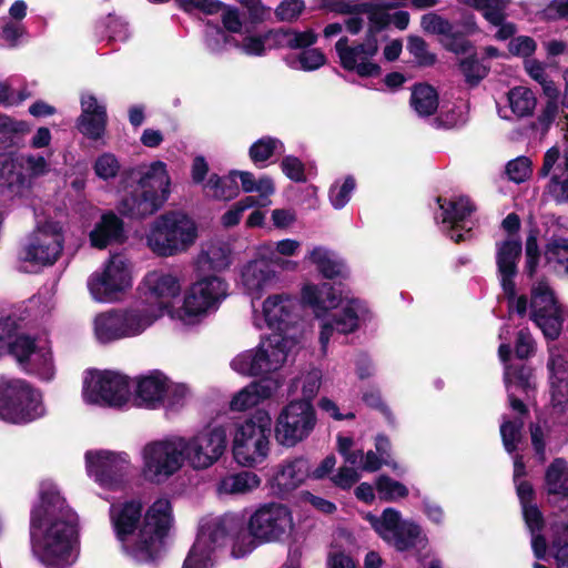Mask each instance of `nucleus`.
<instances>
[{
  "label": "nucleus",
  "instance_id": "1",
  "mask_svg": "<svg viewBox=\"0 0 568 568\" xmlns=\"http://www.w3.org/2000/svg\"><path fill=\"white\" fill-rule=\"evenodd\" d=\"M30 545L33 557L47 568H67L78 558V515L58 485L43 480L39 500L30 511Z\"/></svg>",
  "mask_w": 568,
  "mask_h": 568
},
{
  "label": "nucleus",
  "instance_id": "2",
  "mask_svg": "<svg viewBox=\"0 0 568 568\" xmlns=\"http://www.w3.org/2000/svg\"><path fill=\"white\" fill-rule=\"evenodd\" d=\"M252 307L254 326L260 329L268 327L275 333L261 339L257 347L235 356L231 367L242 375L260 376L280 369L296 345L300 303L291 294L278 293L268 295L262 302L261 311L254 305Z\"/></svg>",
  "mask_w": 568,
  "mask_h": 568
},
{
  "label": "nucleus",
  "instance_id": "3",
  "mask_svg": "<svg viewBox=\"0 0 568 568\" xmlns=\"http://www.w3.org/2000/svg\"><path fill=\"white\" fill-rule=\"evenodd\" d=\"M523 245L518 237H508L496 244V263L500 285L508 300L510 312L529 318L542 332L547 339L559 337L565 320V308L556 297L555 291L545 278L536 280L530 286V300L516 294L515 276Z\"/></svg>",
  "mask_w": 568,
  "mask_h": 568
},
{
  "label": "nucleus",
  "instance_id": "4",
  "mask_svg": "<svg viewBox=\"0 0 568 568\" xmlns=\"http://www.w3.org/2000/svg\"><path fill=\"white\" fill-rule=\"evenodd\" d=\"M142 509V504L134 499L112 503L110 520L124 555L135 562L149 564L158 558L173 521L172 506L168 498H159L143 519Z\"/></svg>",
  "mask_w": 568,
  "mask_h": 568
},
{
  "label": "nucleus",
  "instance_id": "5",
  "mask_svg": "<svg viewBox=\"0 0 568 568\" xmlns=\"http://www.w3.org/2000/svg\"><path fill=\"white\" fill-rule=\"evenodd\" d=\"M301 303L320 322L318 342L324 356L335 334H353L374 316L366 301L344 297L342 290L329 282L305 283L301 288Z\"/></svg>",
  "mask_w": 568,
  "mask_h": 568
},
{
  "label": "nucleus",
  "instance_id": "6",
  "mask_svg": "<svg viewBox=\"0 0 568 568\" xmlns=\"http://www.w3.org/2000/svg\"><path fill=\"white\" fill-rule=\"evenodd\" d=\"M227 542L232 544L231 555L236 559L248 556L256 548L246 530L243 516L226 513L221 516L203 517L196 540L183 562V568H213L215 551Z\"/></svg>",
  "mask_w": 568,
  "mask_h": 568
},
{
  "label": "nucleus",
  "instance_id": "7",
  "mask_svg": "<svg viewBox=\"0 0 568 568\" xmlns=\"http://www.w3.org/2000/svg\"><path fill=\"white\" fill-rule=\"evenodd\" d=\"M132 184L116 209L125 217L143 220L156 213L170 196L171 179L166 164L154 161L131 171Z\"/></svg>",
  "mask_w": 568,
  "mask_h": 568
},
{
  "label": "nucleus",
  "instance_id": "8",
  "mask_svg": "<svg viewBox=\"0 0 568 568\" xmlns=\"http://www.w3.org/2000/svg\"><path fill=\"white\" fill-rule=\"evenodd\" d=\"M361 10L368 18V29L364 40L349 43L346 37H342L336 42L335 50L345 70L355 71L359 77H374L381 72L374 58L378 52L379 43L387 39L389 17L373 2H363Z\"/></svg>",
  "mask_w": 568,
  "mask_h": 568
},
{
  "label": "nucleus",
  "instance_id": "9",
  "mask_svg": "<svg viewBox=\"0 0 568 568\" xmlns=\"http://www.w3.org/2000/svg\"><path fill=\"white\" fill-rule=\"evenodd\" d=\"M17 323L11 317H0V357L10 353L21 369L41 381L50 382L55 375L51 345L47 337L16 335Z\"/></svg>",
  "mask_w": 568,
  "mask_h": 568
},
{
  "label": "nucleus",
  "instance_id": "10",
  "mask_svg": "<svg viewBox=\"0 0 568 568\" xmlns=\"http://www.w3.org/2000/svg\"><path fill=\"white\" fill-rule=\"evenodd\" d=\"M227 291V283L220 276L199 278L183 292L176 310L171 311V320L187 328L201 325L220 308Z\"/></svg>",
  "mask_w": 568,
  "mask_h": 568
},
{
  "label": "nucleus",
  "instance_id": "11",
  "mask_svg": "<svg viewBox=\"0 0 568 568\" xmlns=\"http://www.w3.org/2000/svg\"><path fill=\"white\" fill-rule=\"evenodd\" d=\"M196 237L195 222L180 211L161 214L150 223L145 233L148 247L161 257H171L186 252Z\"/></svg>",
  "mask_w": 568,
  "mask_h": 568
},
{
  "label": "nucleus",
  "instance_id": "12",
  "mask_svg": "<svg viewBox=\"0 0 568 568\" xmlns=\"http://www.w3.org/2000/svg\"><path fill=\"white\" fill-rule=\"evenodd\" d=\"M271 427L272 418L264 409H257L235 423L232 453L236 464L255 467L266 460L270 454Z\"/></svg>",
  "mask_w": 568,
  "mask_h": 568
},
{
  "label": "nucleus",
  "instance_id": "13",
  "mask_svg": "<svg viewBox=\"0 0 568 568\" xmlns=\"http://www.w3.org/2000/svg\"><path fill=\"white\" fill-rule=\"evenodd\" d=\"M47 408L42 392L22 378L0 376V419L27 425L44 417Z\"/></svg>",
  "mask_w": 568,
  "mask_h": 568
},
{
  "label": "nucleus",
  "instance_id": "14",
  "mask_svg": "<svg viewBox=\"0 0 568 568\" xmlns=\"http://www.w3.org/2000/svg\"><path fill=\"white\" fill-rule=\"evenodd\" d=\"M180 434H168L148 442L141 449V471L145 480L164 484L186 464Z\"/></svg>",
  "mask_w": 568,
  "mask_h": 568
},
{
  "label": "nucleus",
  "instance_id": "15",
  "mask_svg": "<svg viewBox=\"0 0 568 568\" xmlns=\"http://www.w3.org/2000/svg\"><path fill=\"white\" fill-rule=\"evenodd\" d=\"M366 518L385 542L400 552L415 550L417 560L424 561L426 555L422 551L428 546V537L417 523L402 519L395 508H386L381 516L368 514Z\"/></svg>",
  "mask_w": 568,
  "mask_h": 568
},
{
  "label": "nucleus",
  "instance_id": "16",
  "mask_svg": "<svg viewBox=\"0 0 568 568\" xmlns=\"http://www.w3.org/2000/svg\"><path fill=\"white\" fill-rule=\"evenodd\" d=\"M132 273V263L125 255H111L87 281L91 297L98 303L119 301L133 284Z\"/></svg>",
  "mask_w": 568,
  "mask_h": 568
},
{
  "label": "nucleus",
  "instance_id": "17",
  "mask_svg": "<svg viewBox=\"0 0 568 568\" xmlns=\"http://www.w3.org/2000/svg\"><path fill=\"white\" fill-rule=\"evenodd\" d=\"M185 464L193 470L214 466L227 447L226 430L222 425H206L191 436L180 435Z\"/></svg>",
  "mask_w": 568,
  "mask_h": 568
},
{
  "label": "nucleus",
  "instance_id": "18",
  "mask_svg": "<svg viewBox=\"0 0 568 568\" xmlns=\"http://www.w3.org/2000/svg\"><path fill=\"white\" fill-rule=\"evenodd\" d=\"M252 541L281 542L287 540L295 528L291 509L280 503H267L256 508L245 524Z\"/></svg>",
  "mask_w": 568,
  "mask_h": 568
},
{
  "label": "nucleus",
  "instance_id": "19",
  "mask_svg": "<svg viewBox=\"0 0 568 568\" xmlns=\"http://www.w3.org/2000/svg\"><path fill=\"white\" fill-rule=\"evenodd\" d=\"M141 304L158 321L164 315L171 318V311L176 310L174 301L181 295L180 278L161 270L149 272L139 286Z\"/></svg>",
  "mask_w": 568,
  "mask_h": 568
},
{
  "label": "nucleus",
  "instance_id": "20",
  "mask_svg": "<svg viewBox=\"0 0 568 568\" xmlns=\"http://www.w3.org/2000/svg\"><path fill=\"white\" fill-rule=\"evenodd\" d=\"M64 236L59 222H38L20 251V260L36 267L52 265L63 250Z\"/></svg>",
  "mask_w": 568,
  "mask_h": 568
},
{
  "label": "nucleus",
  "instance_id": "21",
  "mask_svg": "<svg viewBox=\"0 0 568 568\" xmlns=\"http://www.w3.org/2000/svg\"><path fill=\"white\" fill-rule=\"evenodd\" d=\"M131 387L128 376L112 371H91L84 379L83 398L89 404L120 407L128 403Z\"/></svg>",
  "mask_w": 568,
  "mask_h": 568
},
{
  "label": "nucleus",
  "instance_id": "22",
  "mask_svg": "<svg viewBox=\"0 0 568 568\" xmlns=\"http://www.w3.org/2000/svg\"><path fill=\"white\" fill-rule=\"evenodd\" d=\"M316 413L307 400H292L280 412L275 422L276 440L294 447L307 438L316 425Z\"/></svg>",
  "mask_w": 568,
  "mask_h": 568
},
{
  "label": "nucleus",
  "instance_id": "23",
  "mask_svg": "<svg viewBox=\"0 0 568 568\" xmlns=\"http://www.w3.org/2000/svg\"><path fill=\"white\" fill-rule=\"evenodd\" d=\"M131 467L126 453L89 450L85 453V468L89 477L102 488L118 489L126 480Z\"/></svg>",
  "mask_w": 568,
  "mask_h": 568
},
{
  "label": "nucleus",
  "instance_id": "24",
  "mask_svg": "<svg viewBox=\"0 0 568 568\" xmlns=\"http://www.w3.org/2000/svg\"><path fill=\"white\" fill-rule=\"evenodd\" d=\"M439 212L435 220L440 224L442 231L454 242H465L473 237L475 222L471 214L475 205L467 196H455L449 200L437 197Z\"/></svg>",
  "mask_w": 568,
  "mask_h": 568
},
{
  "label": "nucleus",
  "instance_id": "25",
  "mask_svg": "<svg viewBox=\"0 0 568 568\" xmlns=\"http://www.w3.org/2000/svg\"><path fill=\"white\" fill-rule=\"evenodd\" d=\"M276 41L281 45L291 49H304L300 53L286 58V63L294 70L314 71L325 63V55L318 49H307L317 40L316 33L312 30L296 31L292 29L278 30L275 33Z\"/></svg>",
  "mask_w": 568,
  "mask_h": 568
},
{
  "label": "nucleus",
  "instance_id": "26",
  "mask_svg": "<svg viewBox=\"0 0 568 568\" xmlns=\"http://www.w3.org/2000/svg\"><path fill=\"white\" fill-rule=\"evenodd\" d=\"M278 282V272L273 268L266 256L260 255L256 247L254 257L244 263L240 270V284L244 293L252 298V305L265 292L274 288Z\"/></svg>",
  "mask_w": 568,
  "mask_h": 568
},
{
  "label": "nucleus",
  "instance_id": "27",
  "mask_svg": "<svg viewBox=\"0 0 568 568\" xmlns=\"http://www.w3.org/2000/svg\"><path fill=\"white\" fill-rule=\"evenodd\" d=\"M537 175L538 179H548L546 192L557 203H568V149L562 156L559 146L549 148Z\"/></svg>",
  "mask_w": 568,
  "mask_h": 568
},
{
  "label": "nucleus",
  "instance_id": "28",
  "mask_svg": "<svg viewBox=\"0 0 568 568\" xmlns=\"http://www.w3.org/2000/svg\"><path fill=\"white\" fill-rule=\"evenodd\" d=\"M547 362L552 414L560 415L568 407V349L552 345Z\"/></svg>",
  "mask_w": 568,
  "mask_h": 568
},
{
  "label": "nucleus",
  "instance_id": "29",
  "mask_svg": "<svg viewBox=\"0 0 568 568\" xmlns=\"http://www.w3.org/2000/svg\"><path fill=\"white\" fill-rule=\"evenodd\" d=\"M517 495L521 505L523 517L531 537L534 555L539 560H547V541L541 535L545 525L544 516L536 504L532 503V486L525 480L515 483Z\"/></svg>",
  "mask_w": 568,
  "mask_h": 568
},
{
  "label": "nucleus",
  "instance_id": "30",
  "mask_svg": "<svg viewBox=\"0 0 568 568\" xmlns=\"http://www.w3.org/2000/svg\"><path fill=\"white\" fill-rule=\"evenodd\" d=\"M80 104L81 114L77 120V129L92 141L102 139L108 122L105 103L92 93L84 92L81 94Z\"/></svg>",
  "mask_w": 568,
  "mask_h": 568
},
{
  "label": "nucleus",
  "instance_id": "31",
  "mask_svg": "<svg viewBox=\"0 0 568 568\" xmlns=\"http://www.w3.org/2000/svg\"><path fill=\"white\" fill-rule=\"evenodd\" d=\"M310 475L311 465L307 458H288L276 466L271 486L277 496L284 497L300 487Z\"/></svg>",
  "mask_w": 568,
  "mask_h": 568
},
{
  "label": "nucleus",
  "instance_id": "32",
  "mask_svg": "<svg viewBox=\"0 0 568 568\" xmlns=\"http://www.w3.org/2000/svg\"><path fill=\"white\" fill-rule=\"evenodd\" d=\"M305 261L315 266L317 272L327 280H346L349 276V270L345 261L333 250L315 245L307 251Z\"/></svg>",
  "mask_w": 568,
  "mask_h": 568
},
{
  "label": "nucleus",
  "instance_id": "33",
  "mask_svg": "<svg viewBox=\"0 0 568 568\" xmlns=\"http://www.w3.org/2000/svg\"><path fill=\"white\" fill-rule=\"evenodd\" d=\"M31 181L21 169L17 156L0 158V193L8 197L24 195Z\"/></svg>",
  "mask_w": 568,
  "mask_h": 568
},
{
  "label": "nucleus",
  "instance_id": "34",
  "mask_svg": "<svg viewBox=\"0 0 568 568\" xmlns=\"http://www.w3.org/2000/svg\"><path fill=\"white\" fill-rule=\"evenodd\" d=\"M281 386V382L276 378H262L253 382L237 392L231 403L230 409L233 412H244L264 399L270 398Z\"/></svg>",
  "mask_w": 568,
  "mask_h": 568
},
{
  "label": "nucleus",
  "instance_id": "35",
  "mask_svg": "<svg viewBox=\"0 0 568 568\" xmlns=\"http://www.w3.org/2000/svg\"><path fill=\"white\" fill-rule=\"evenodd\" d=\"M126 338L142 335L156 320L139 301L124 307H114Z\"/></svg>",
  "mask_w": 568,
  "mask_h": 568
},
{
  "label": "nucleus",
  "instance_id": "36",
  "mask_svg": "<svg viewBox=\"0 0 568 568\" xmlns=\"http://www.w3.org/2000/svg\"><path fill=\"white\" fill-rule=\"evenodd\" d=\"M508 334H509V329L506 326L501 327L500 333H499V338L505 342H503L499 345L498 355H499V358L504 363H506L509 359L510 354H511V347H510V344L508 343ZM530 375H531L530 368L527 367L525 364H518V365L505 364L504 382H505L506 389L510 390V389L515 388V389L526 390L530 385V383H529Z\"/></svg>",
  "mask_w": 568,
  "mask_h": 568
},
{
  "label": "nucleus",
  "instance_id": "37",
  "mask_svg": "<svg viewBox=\"0 0 568 568\" xmlns=\"http://www.w3.org/2000/svg\"><path fill=\"white\" fill-rule=\"evenodd\" d=\"M93 247L105 248L113 243H120L124 239L123 222L113 212L102 214L100 221L89 234Z\"/></svg>",
  "mask_w": 568,
  "mask_h": 568
},
{
  "label": "nucleus",
  "instance_id": "38",
  "mask_svg": "<svg viewBox=\"0 0 568 568\" xmlns=\"http://www.w3.org/2000/svg\"><path fill=\"white\" fill-rule=\"evenodd\" d=\"M169 378L159 371L142 376L136 382L135 394L139 405L155 408L164 399Z\"/></svg>",
  "mask_w": 568,
  "mask_h": 568
},
{
  "label": "nucleus",
  "instance_id": "39",
  "mask_svg": "<svg viewBox=\"0 0 568 568\" xmlns=\"http://www.w3.org/2000/svg\"><path fill=\"white\" fill-rule=\"evenodd\" d=\"M261 256L266 258L274 265L285 271H295L298 266L297 262L284 260L281 256L291 257L301 250V242L293 239H284L277 242H264L257 245Z\"/></svg>",
  "mask_w": 568,
  "mask_h": 568
},
{
  "label": "nucleus",
  "instance_id": "40",
  "mask_svg": "<svg viewBox=\"0 0 568 568\" xmlns=\"http://www.w3.org/2000/svg\"><path fill=\"white\" fill-rule=\"evenodd\" d=\"M261 478L253 471L241 470L223 476L216 484L219 496H243L261 486Z\"/></svg>",
  "mask_w": 568,
  "mask_h": 568
},
{
  "label": "nucleus",
  "instance_id": "41",
  "mask_svg": "<svg viewBox=\"0 0 568 568\" xmlns=\"http://www.w3.org/2000/svg\"><path fill=\"white\" fill-rule=\"evenodd\" d=\"M545 487L551 504L568 498V463L556 458L547 468Z\"/></svg>",
  "mask_w": 568,
  "mask_h": 568
},
{
  "label": "nucleus",
  "instance_id": "42",
  "mask_svg": "<svg viewBox=\"0 0 568 568\" xmlns=\"http://www.w3.org/2000/svg\"><path fill=\"white\" fill-rule=\"evenodd\" d=\"M93 334L99 344H111L125 339L114 308L101 312L93 318Z\"/></svg>",
  "mask_w": 568,
  "mask_h": 568
},
{
  "label": "nucleus",
  "instance_id": "43",
  "mask_svg": "<svg viewBox=\"0 0 568 568\" xmlns=\"http://www.w3.org/2000/svg\"><path fill=\"white\" fill-rule=\"evenodd\" d=\"M230 264L231 250L229 245L222 242L205 244L196 260L197 268L201 272H220L227 268Z\"/></svg>",
  "mask_w": 568,
  "mask_h": 568
},
{
  "label": "nucleus",
  "instance_id": "44",
  "mask_svg": "<svg viewBox=\"0 0 568 568\" xmlns=\"http://www.w3.org/2000/svg\"><path fill=\"white\" fill-rule=\"evenodd\" d=\"M546 266L559 276H568V237L552 235L544 248Z\"/></svg>",
  "mask_w": 568,
  "mask_h": 568
},
{
  "label": "nucleus",
  "instance_id": "45",
  "mask_svg": "<svg viewBox=\"0 0 568 568\" xmlns=\"http://www.w3.org/2000/svg\"><path fill=\"white\" fill-rule=\"evenodd\" d=\"M284 151V143L280 139L265 135L252 143L248 156L256 168L264 169L274 155H281Z\"/></svg>",
  "mask_w": 568,
  "mask_h": 568
},
{
  "label": "nucleus",
  "instance_id": "46",
  "mask_svg": "<svg viewBox=\"0 0 568 568\" xmlns=\"http://www.w3.org/2000/svg\"><path fill=\"white\" fill-rule=\"evenodd\" d=\"M237 174L242 190L245 193L255 192L258 194L256 197L258 204L256 206H266L271 203L268 197L275 192V185L272 178L262 175L256 179L255 175L248 171H239Z\"/></svg>",
  "mask_w": 568,
  "mask_h": 568
},
{
  "label": "nucleus",
  "instance_id": "47",
  "mask_svg": "<svg viewBox=\"0 0 568 568\" xmlns=\"http://www.w3.org/2000/svg\"><path fill=\"white\" fill-rule=\"evenodd\" d=\"M237 172L239 171H232L227 176L223 178L217 174H211L204 184L206 195L224 201L234 199L239 194Z\"/></svg>",
  "mask_w": 568,
  "mask_h": 568
},
{
  "label": "nucleus",
  "instance_id": "48",
  "mask_svg": "<svg viewBox=\"0 0 568 568\" xmlns=\"http://www.w3.org/2000/svg\"><path fill=\"white\" fill-rule=\"evenodd\" d=\"M410 104L419 116H429L438 108V94L428 84H416L412 92Z\"/></svg>",
  "mask_w": 568,
  "mask_h": 568
},
{
  "label": "nucleus",
  "instance_id": "49",
  "mask_svg": "<svg viewBox=\"0 0 568 568\" xmlns=\"http://www.w3.org/2000/svg\"><path fill=\"white\" fill-rule=\"evenodd\" d=\"M204 41L206 49L213 54H220L230 48L239 47L235 36L226 34L225 30L210 22L205 26Z\"/></svg>",
  "mask_w": 568,
  "mask_h": 568
},
{
  "label": "nucleus",
  "instance_id": "50",
  "mask_svg": "<svg viewBox=\"0 0 568 568\" xmlns=\"http://www.w3.org/2000/svg\"><path fill=\"white\" fill-rule=\"evenodd\" d=\"M507 100L511 112L517 118H524L530 115L536 108V97L534 92L526 87H515L509 90Z\"/></svg>",
  "mask_w": 568,
  "mask_h": 568
},
{
  "label": "nucleus",
  "instance_id": "51",
  "mask_svg": "<svg viewBox=\"0 0 568 568\" xmlns=\"http://www.w3.org/2000/svg\"><path fill=\"white\" fill-rule=\"evenodd\" d=\"M356 189L354 176L347 175L336 180L328 190V200L335 210H342L349 202Z\"/></svg>",
  "mask_w": 568,
  "mask_h": 568
},
{
  "label": "nucleus",
  "instance_id": "52",
  "mask_svg": "<svg viewBox=\"0 0 568 568\" xmlns=\"http://www.w3.org/2000/svg\"><path fill=\"white\" fill-rule=\"evenodd\" d=\"M322 384V372L317 368H313L310 372L303 374L301 377L292 381L288 394L294 395L300 385H302V400H307L308 403L316 396Z\"/></svg>",
  "mask_w": 568,
  "mask_h": 568
},
{
  "label": "nucleus",
  "instance_id": "53",
  "mask_svg": "<svg viewBox=\"0 0 568 568\" xmlns=\"http://www.w3.org/2000/svg\"><path fill=\"white\" fill-rule=\"evenodd\" d=\"M239 39V47L243 53L247 55L261 57L266 52V39L268 34L256 33L251 27H245L244 32L236 37Z\"/></svg>",
  "mask_w": 568,
  "mask_h": 568
},
{
  "label": "nucleus",
  "instance_id": "54",
  "mask_svg": "<svg viewBox=\"0 0 568 568\" xmlns=\"http://www.w3.org/2000/svg\"><path fill=\"white\" fill-rule=\"evenodd\" d=\"M377 494L381 499L396 501L408 495V488L389 476L381 475L375 480Z\"/></svg>",
  "mask_w": 568,
  "mask_h": 568
},
{
  "label": "nucleus",
  "instance_id": "55",
  "mask_svg": "<svg viewBox=\"0 0 568 568\" xmlns=\"http://www.w3.org/2000/svg\"><path fill=\"white\" fill-rule=\"evenodd\" d=\"M524 420L521 417L504 419L500 425V435L507 453L513 454L523 439Z\"/></svg>",
  "mask_w": 568,
  "mask_h": 568
},
{
  "label": "nucleus",
  "instance_id": "56",
  "mask_svg": "<svg viewBox=\"0 0 568 568\" xmlns=\"http://www.w3.org/2000/svg\"><path fill=\"white\" fill-rule=\"evenodd\" d=\"M540 260V251L538 246V231L530 230L525 245V265H524V274L534 278Z\"/></svg>",
  "mask_w": 568,
  "mask_h": 568
},
{
  "label": "nucleus",
  "instance_id": "57",
  "mask_svg": "<svg viewBox=\"0 0 568 568\" xmlns=\"http://www.w3.org/2000/svg\"><path fill=\"white\" fill-rule=\"evenodd\" d=\"M459 68L467 83L478 84L489 71V67L480 61L475 54L460 60Z\"/></svg>",
  "mask_w": 568,
  "mask_h": 568
},
{
  "label": "nucleus",
  "instance_id": "58",
  "mask_svg": "<svg viewBox=\"0 0 568 568\" xmlns=\"http://www.w3.org/2000/svg\"><path fill=\"white\" fill-rule=\"evenodd\" d=\"M557 97H549V100L540 110L536 121L532 123V129L541 136L546 135L555 123L559 114V105L556 100Z\"/></svg>",
  "mask_w": 568,
  "mask_h": 568
},
{
  "label": "nucleus",
  "instance_id": "59",
  "mask_svg": "<svg viewBox=\"0 0 568 568\" xmlns=\"http://www.w3.org/2000/svg\"><path fill=\"white\" fill-rule=\"evenodd\" d=\"M525 69L530 78L538 82L548 97H557L558 91L555 83L548 79L545 65L537 60L525 61Z\"/></svg>",
  "mask_w": 568,
  "mask_h": 568
},
{
  "label": "nucleus",
  "instance_id": "60",
  "mask_svg": "<svg viewBox=\"0 0 568 568\" xmlns=\"http://www.w3.org/2000/svg\"><path fill=\"white\" fill-rule=\"evenodd\" d=\"M18 162L21 164V169L27 171L26 175L30 179L38 178L44 175L49 171L48 161L37 154H20L17 155Z\"/></svg>",
  "mask_w": 568,
  "mask_h": 568
},
{
  "label": "nucleus",
  "instance_id": "61",
  "mask_svg": "<svg viewBox=\"0 0 568 568\" xmlns=\"http://www.w3.org/2000/svg\"><path fill=\"white\" fill-rule=\"evenodd\" d=\"M439 42L447 51L455 54L467 53L473 48V44L467 39V36L462 33L459 30H455L454 26L448 33L439 39Z\"/></svg>",
  "mask_w": 568,
  "mask_h": 568
},
{
  "label": "nucleus",
  "instance_id": "62",
  "mask_svg": "<svg viewBox=\"0 0 568 568\" xmlns=\"http://www.w3.org/2000/svg\"><path fill=\"white\" fill-rule=\"evenodd\" d=\"M189 388L184 384H174L168 381L162 404L166 409L175 412L185 404Z\"/></svg>",
  "mask_w": 568,
  "mask_h": 568
},
{
  "label": "nucleus",
  "instance_id": "63",
  "mask_svg": "<svg viewBox=\"0 0 568 568\" xmlns=\"http://www.w3.org/2000/svg\"><path fill=\"white\" fill-rule=\"evenodd\" d=\"M407 50L416 59L419 65L429 67L436 62V54L428 51L426 41L420 37H409Z\"/></svg>",
  "mask_w": 568,
  "mask_h": 568
},
{
  "label": "nucleus",
  "instance_id": "64",
  "mask_svg": "<svg viewBox=\"0 0 568 568\" xmlns=\"http://www.w3.org/2000/svg\"><path fill=\"white\" fill-rule=\"evenodd\" d=\"M93 170L98 178L108 181L118 175L120 163L114 154L106 152L97 158Z\"/></svg>",
  "mask_w": 568,
  "mask_h": 568
}]
</instances>
